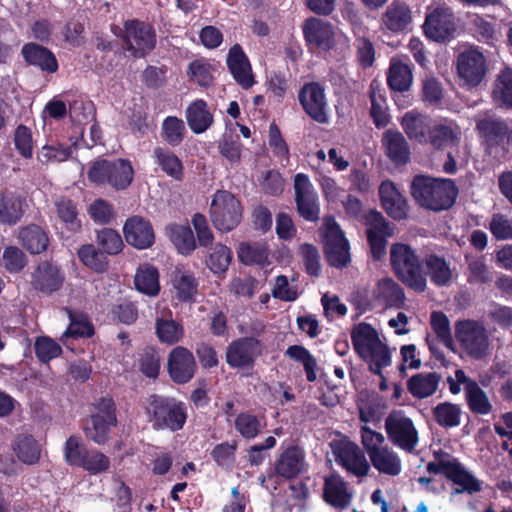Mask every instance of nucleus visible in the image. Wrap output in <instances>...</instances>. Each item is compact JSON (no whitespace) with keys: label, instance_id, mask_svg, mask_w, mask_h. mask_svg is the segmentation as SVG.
<instances>
[{"label":"nucleus","instance_id":"obj_1","mask_svg":"<svg viewBox=\"0 0 512 512\" xmlns=\"http://www.w3.org/2000/svg\"><path fill=\"white\" fill-rule=\"evenodd\" d=\"M410 189L415 202L420 207L431 211L450 209L458 195L454 180L433 178L422 174L414 176Z\"/></svg>","mask_w":512,"mask_h":512},{"label":"nucleus","instance_id":"obj_2","mask_svg":"<svg viewBox=\"0 0 512 512\" xmlns=\"http://www.w3.org/2000/svg\"><path fill=\"white\" fill-rule=\"evenodd\" d=\"M147 421L154 430L177 432L183 429L187 421V406L175 397L150 394L143 401Z\"/></svg>","mask_w":512,"mask_h":512},{"label":"nucleus","instance_id":"obj_3","mask_svg":"<svg viewBox=\"0 0 512 512\" xmlns=\"http://www.w3.org/2000/svg\"><path fill=\"white\" fill-rule=\"evenodd\" d=\"M390 265L397 279L417 293L426 290L422 258L409 244L396 242L390 247Z\"/></svg>","mask_w":512,"mask_h":512},{"label":"nucleus","instance_id":"obj_4","mask_svg":"<svg viewBox=\"0 0 512 512\" xmlns=\"http://www.w3.org/2000/svg\"><path fill=\"white\" fill-rule=\"evenodd\" d=\"M134 177V169L128 159L108 160L97 158L87 171L88 180L98 186H110L116 191L127 189Z\"/></svg>","mask_w":512,"mask_h":512},{"label":"nucleus","instance_id":"obj_5","mask_svg":"<svg viewBox=\"0 0 512 512\" xmlns=\"http://www.w3.org/2000/svg\"><path fill=\"white\" fill-rule=\"evenodd\" d=\"M433 456L436 461L427 464V471L435 475L442 473L448 480L459 485L461 488H456L453 494H474L482 490L479 480L468 472L457 458L441 449L434 451Z\"/></svg>","mask_w":512,"mask_h":512},{"label":"nucleus","instance_id":"obj_6","mask_svg":"<svg viewBox=\"0 0 512 512\" xmlns=\"http://www.w3.org/2000/svg\"><path fill=\"white\" fill-rule=\"evenodd\" d=\"M63 453L68 465L82 468L92 475L107 471L110 459L95 448H88L78 435H71L64 443Z\"/></svg>","mask_w":512,"mask_h":512},{"label":"nucleus","instance_id":"obj_7","mask_svg":"<svg viewBox=\"0 0 512 512\" xmlns=\"http://www.w3.org/2000/svg\"><path fill=\"white\" fill-rule=\"evenodd\" d=\"M209 215L218 231L230 232L240 224L243 208L241 202L230 191L217 190L212 197Z\"/></svg>","mask_w":512,"mask_h":512},{"label":"nucleus","instance_id":"obj_8","mask_svg":"<svg viewBox=\"0 0 512 512\" xmlns=\"http://www.w3.org/2000/svg\"><path fill=\"white\" fill-rule=\"evenodd\" d=\"M455 338L470 358L480 360L487 356L490 346L489 334L482 322L473 319L457 321Z\"/></svg>","mask_w":512,"mask_h":512},{"label":"nucleus","instance_id":"obj_9","mask_svg":"<svg viewBox=\"0 0 512 512\" xmlns=\"http://www.w3.org/2000/svg\"><path fill=\"white\" fill-rule=\"evenodd\" d=\"M266 350L265 343L254 336H243L228 344L225 360L232 369L252 370Z\"/></svg>","mask_w":512,"mask_h":512},{"label":"nucleus","instance_id":"obj_10","mask_svg":"<svg viewBox=\"0 0 512 512\" xmlns=\"http://www.w3.org/2000/svg\"><path fill=\"white\" fill-rule=\"evenodd\" d=\"M123 41L133 57L144 58L156 47L157 36L151 24L133 19L124 24Z\"/></svg>","mask_w":512,"mask_h":512},{"label":"nucleus","instance_id":"obj_11","mask_svg":"<svg viewBox=\"0 0 512 512\" xmlns=\"http://www.w3.org/2000/svg\"><path fill=\"white\" fill-rule=\"evenodd\" d=\"M323 242L325 259L331 267L342 269L349 265L351 262L349 242L339 224L333 219L325 224Z\"/></svg>","mask_w":512,"mask_h":512},{"label":"nucleus","instance_id":"obj_12","mask_svg":"<svg viewBox=\"0 0 512 512\" xmlns=\"http://www.w3.org/2000/svg\"><path fill=\"white\" fill-rule=\"evenodd\" d=\"M423 31L425 36L437 43H447L456 37L457 25L453 10L438 6L426 15Z\"/></svg>","mask_w":512,"mask_h":512},{"label":"nucleus","instance_id":"obj_13","mask_svg":"<svg viewBox=\"0 0 512 512\" xmlns=\"http://www.w3.org/2000/svg\"><path fill=\"white\" fill-rule=\"evenodd\" d=\"M330 447L335 457V461L348 472L356 477H365L368 475L370 465L364 452L354 442L347 438L333 440Z\"/></svg>","mask_w":512,"mask_h":512},{"label":"nucleus","instance_id":"obj_14","mask_svg":"<svg viewBox=\"0 0 512 512\" xmlns=\"http://www.w3.org/2000/svg\"><path fill=\"white\" fill-rule=\"evenodd\" d=\"M294 196L299 216L308 222H317L320 218V203L308 175L297 173L294 176Z\"/></svg>","mask_w":512,"mask_h":512},{"label":"nucleus","instance_id":"obj_15","mask_svg":"<svg viewBox=\"0 0 512 512\" xmlns=\"http://www.w3.org/2000/svg\"><path fill=\"white\" fill-rule=\"evenodd\" d=\"M385 429L389 440L407 452H412L418 444L413 421L401 413H390L385 419Z\"/></svg>","mask_w":512,"mask_h":512},{"label":"nucleus","instance_id":"obj_16","mask_svg":"<svg viewBox=\"0 0 512 512\" xmlns=\"http://www.w3.org/2000/svg\"><path fill=\"white\" fill-rule=\"evenodd\" d=\"M456 66L460 79L470 87L478 86L487 73L486 58L476 47H470L459 53Z\"/></svg>","mask_w":512,"mask_h":512},{"label":"nucleus","instance_id":"obj_17","mask_svg":"<svg viewBox=\"0 0 512 512\" xmlns=\"http://www.w3.org/2000/svg\"><path fill=\"white\" fill-rule=\"evenodd\" d=\"M298 100L304 112L312 120L320 124L328 122L325 92L319 82L305 83L298 92Z\"/></svg>","mask_w":512,"mask_h":512},{"label":"nucleus","instance_id":"obj_18","mask_svg":"<svg viewBox=\"0 0 512 512\" xmlns=\"http://www.w3.org/2000/svg\"><path fill=\"white\" fill-rule=\"evenodd\" d=\"M167 371L170 379L178 385L190 382L197 372L192 351L184 346L174 347L168 355Z\"/></svg>","mask_w":512,"mask_h":512},{"label":"nucleus","instance_id":"obj_19","mask_svg":"<svg viewBox=\"0 0 512 512\" xmlns=\"http://www.w3.org/2000/svg\"><path fill=\"white\" fill-rule=\"evenodd\" d=\"M303 36L308 47L329 51L335 46L333 25L321 18L310 17L303 24Z\"/></svg>","mask_w":512,"mask_h":512},{"label":"nucleus","instance_id":"obj_20","mask_svg":"<svg viewBox=\"0 0 512 512\" xmlns=\"http://www.w3.org/2000/svg\"><path fill=\"white\" fill-rule=\"evenodd\" d=\"M226 65L234 81L242 89L248 90L256 83L250 60L240 44L236 43L230 47Z\"/></svg>","mask_w":512,"mask_h":512},{"label":"nucleus","instance_id":"obj_21","mask_svg":"<svg viewBox=\"0 0 512 512\" xmlns=\"http://www.w3.org/2000/svg\"><path fill=\"white\" fill-rule=\"evenodd\" d=\"M65 276L60 267L51 261L40 262L31 274V286L34 290L46 295L60 290Z\"/></svg>","mask_w":512,"mask_h":512},{"label":"nucleus","instance_id":"obj_22","mask_svg":"<svg viewBox=\"0 0 512 512\" xmlns=\"http://www.w3.org/2000/svg\"><path fill=\"white\" fill-rule=\"evenodd\" d=\"M126 242L138 249L145 250L155 243V233L151 222L142 216L129 217L123 226Z\"/></svg>","mask_w":512,"mask_h":512},{"label":"nucleus","instance_id":"obj_23","mask_svg":"<svg viewBox=\"0 0 512 512\" xmlns=\"http://www.w3.org/2000/svg\"><path fill=\"white\" fill-rule=\"evenodd\" d=\"M21 55L27 65L36 67L42 72L53 74L58 71L59 64L55 54L41 44L25 43L22 46Z\"/></svg>","mask_w":512,"mask_h":512},{"label":"nucleus","instance_id":"obj_24","mask_svg":"<svg viewBox=\"0 0 512 512\" xmlns=\"http://www.w3.org/2000/svg\"><path fill=\"white\" fill-rule=\"evenodd\" d=\"M171 286L174 297L182 303L196 301L199 281L190 270L176 267L171 273Z\"/></svg>","mask_w":512,"mask_h":512},{"label":"nucleus","instance_id":"obj_25","mask_svg":"<svg viewBox=\"0 0 512 512\" xmlns=\"http://www.w3.org/2000/svg\"><path fill=\"white\" fill-rule=\"evenodd\" d=\"M20 245L32 255L46 252L50 246L49 231L37 224H28L19 229Z\"/></svg>","mask_w":512,"mask_h":512},{"label":"nucleus","instance_id":"obj_26","mask_svg":"<svg viewBox=\"0 0 512 512\" xmlns=\"http://www.w3.org/2000/svg\"><path fill=\"white\" fill-rule=\"evenodd\" d=\"M422 269L424 270L425 281L429 277L432 284L437 287L447 286L452 280L450 263L445 257L436 253H427L422 258Z\"/></svg>","mask_w":512,"mask_h":512},{"label":"nucleus","instance_id":"obj_27","mask_svg":"<svg viewBox=\"0 0 512 512\" xmlns=\"http://www.w3.org/2000/svg\"><path fill=\"white\" fill-rule=\"evenodd\" d=\"M381 23L393 33H402L412 23L411 9L405 2L393 1L382 14Z\"/></svg>","mask_w":512,"mask_h":512},{"label":"nucleus","instance_id":"obj_28","mask_svg":"<svg viewBox=\"0 0 512 512\" xmlns=\"http://www.w3.org/2000/svg\"><path fill=\"white\" fill-rule=\"evenodd\" d=\"M323 498L327 504L344 509L351 503L352 494L348 491L347 482L340 475L331 474L324 480Z\"/></svg>","mask_w":512,"mask_h":512},{"label":"nucleus","instance_id":"obj_29","mask_svg":"<svg viewBox=\"0 0 512 512\" xmlns=\"http://www.w3.org/2000/svg\"><path fill=\"white\" fill-rule=\"evenodd\" d=\"M304 463L305 455L302 449L290 446L280 454L275 463V471L285 479H293L303 471Z\"/></svg>","mask_w":512,"mask_h":512},{"label":"nucleus","instance_id":"obj_30","mask_svg":"<svg viewBox=\"0 0 512 512\" xmlns=\"http://www.w3.org/2000/svg\"><path fill=\"white\" fill-rule=\"evenodd\" d=\"M401 126L410 140L423 145L427 142L432 120L427 115L409 111L403 116Z\"/></svg>","mask_w":512,"mask_h":512},{"label":"nucleus","instance_id":"obj_31","mask_svg":"<svg viewBox=\"0 0 512 512\" xmlns=\"http://www.w3.org/2000/svg\"><path fill=\"white\" fill-rule=\"evenodd\" d=\"M25 199L15 192H0V224L15 225L24 215Z\"/></svg>","mask_w":512,"mask_h":512},{"label":"nucleus","instance_id":"obj_32","mask_svg":"<svg viewBox=\"0 0 512 512\" xmlns=\"http://www.w3.org/2000/svg\"><path fill=\"white\" fill-rule=\"evenodd\" d=\"M441 381L437 372H420L407 380V390L416 399H426L436 393Z\"/></svg>","mask_w":512,"mask_h":512},{"label":"nucleus","instance_id":"obj_33","mask_svg":"<svg viewBox=\"0 0 512 512\" xmlns=\"http://www.w3.org/2000/svg\"><path fill=\"white\" fill-rule=\"evenodd\" d=\"M154 162L163 173L175 181H182L184 177V165L182 160L169 148L157 146L152 155Z\"/></svg>","mask_w":512,"mask_h":512},{"label":"nucleus","instance_id":"obj_34","mask_svg":"<svg viewBox=\"0 0 512 512\" xmlns=\"http://www.w3.org/2000/svg\"><path fill=\"white\" fill-rule=\"evenodd\" d=\"M351 341L360 358H365V354L381 342L377 330L366 322H360L353 327Z\"/></svg>","mask_w":512,"mask_h":512},{"label":"nucleus","instance_id":"obj_35","mask_svg":"<svg viewBox=\"0 0 512 512\" xmlns=\"http://www.w3.org/2000/svg\"><path fill=\"white\" fill-rule=\"evenodd\" d=\"M383 143L388 158L398 165L407 164L410 160V147L405 137L399 131L387 130Z\"/></svg>","mask_w":512,"mask_h":512},{"label":"nucleus","instance_id":"obj_36","mask_svg":"<svg viewBox=\"0 0 512 512\" xmlns=\"http://www.w3.org/2000/svg\"><path fill=\"white\" fill-rule=\"evenodd\" d=\"M186 120L195 134L204 133L213 124V115L208 109L206 101L197 99L189 104L186 109Z\"/></svg>","mask_w":512,"mask_h":512},{"label":"nucleus","instance_id":"obj_37","mask_svg":"<svg viewBox=\"0 0 512 512\" xmlns=\"http://www.w3.org/2000/svg\"><path fill=\"white\" fill-rule=\"evenodd\" d=\"M165 230L168 238L181 255L188 256L196 249L197 242L188 224L170 223Z\"/></svg>","mask_w":512,"mask_h":512},{"label":"nucleus","instance_id":"obj_38","mask_svg":"<svg viewBox=\"0 0 512 512\" xmlns=\"http://www.w3.org/2000/svg\"><path fill=\"white\" fill-rule=\"evenodd\" d=\"M57 217L67 231L76 234L82 230V221L79 217L77 203L65 196L55 201Z\"/></svg>","mask_w":512,"mask_h":512},{"label":"nucleus","instance_id":"obj_39","mask_svg":"<svg viewBox=\"0 0 512 512\" xmlns=\"http://www.w3.org/2000/svg\"><path fill=\"white\" fill-rule=\"evenodd\" d=\"M80 262L97 274L108 271L110 261L108 255L94 244H83L77 250Z\"/></svg>","mask_w":512,"mask_h":512},{"label":"nucleus","instance_id":"obj_40","mask_svg":"<svg viewBox=\"0 0 512 512\" xmlns=\"http://www.w3.org/2000/svg\"><path fill=\"white\" fill-rule=\"evenodd\" d=\"M159 277L156 267L149 264L140 266L134 277L135 288L144 295L155 297L160 292Z\"/></svg>","mask_w":512,"mask_h":512},{"label":"nucleus","instance_id":"obj_41","mask_svg":"<svg viewBox=\"0 0 512 512\" xmlns=\"http://www.w3.org/2000/svg\"><path fill=\"white\" fill-rule=\"evenodd\" d=\"M70 323L64 332V337L73 339L91 338L95 334L94 325L87 314L65 308Z\"/></svg>","mask_w":512,"mask_h":512},{"label":"nucleus","instance_id":"obj_42","mask_svg":"<svg viewBox=\"0 0 512 512\" xmlns=\"http://www.w3.org/2000/svg\"><path fill=\"white\" fill-rule=\"evenodd\" d=\"M12 448L18 460L24 464L34 465L41 458L40 445L32 435H18Z\"/></svg>","mask_w":512,"mask_h":512},{"label":"nucleus","instance_id":"obj_43","mask_svg":"<svg viewBox=\"0 0 512 512\" xmlns=\"http://www.w3.org/2000/svg\"><path fill=\"white\" fill-rule=\"evenodd\" d=\"M377 298L383 300L387 307L402 308L405 301L403 288L391 277H385L377 283Z\"/></svg>","mask_w":512,"mask_h":512},{"label":"nucleus","instance_id":"obj_44","mask_svg":"<svg viewBox=\"0 0 512 512\" xmlns=\"http://www.w3.org/2000/svg\"><path fill=\"white\" fill-rule=\"evenodd\" d=\"M460 141L458 128H452L445 124L432 125L426 144L434 149L443 150L447 147L457 146Z\"/></svg>","mask_w":512,"mask_h":512},{"label":"nucleus","instance_id":"obj_45","mask_svg":"<svg viewBox=\"0 0 512 512\" xmlns=\"http://www.w3.org/2000/svg\"><path fill=\"white\" fill-rule=\"evenodd\" d=\"M118 422L109 421L100 415L91 414L84 428L86 437L97 445H104L109 440L111 429Z\"/></svg>","mask_w":512,"mask_h":512},{"label":"nucleus","instance_id":"obj_46","mask_svg":"<svg viewBox=\"0 0 512 512\" xmlns=\"http://www.w3.org/2000/svg\"><path fill=\"white\" fill-rule=\"evenodd\" d=\"M412 81L413 74L409 65L401 61L391 62L387 75V84L391 90L396 92L408 91Z\"/></svg>","mask_w":512,"mask_h":512},{"label":"nucleus","instance_id":"obj_47","mask_svg":"<svg viewBox=\"0 0 512 512\" xmlns=\"http://www.w3.org/2000/svg\"><path fill=\"white\" fill-rule=\"evenodd\" d=\"M476 128L488 145H500L508 134V126L504 121L493 119H481Z\"/></svg>","mask_w":512,"mask_h":512},{"label":"nucleus","instance_id":"obj_48","mask_svg":"<svg viewBox=\"0 0 512 512\" xmlns=\"http://www.w3.org/2000/svg\"><path fill=\"white\" fill-rule=\"evenodd\" d=\"M369 458L374 468L380 473L396 476L401 472L400 458L394 451L389 450L387 447L373 452Z\"/></svg>","mask_w":512,"mask_h":512},{"label":"nucleus","instance_id":"obj_49","mask_svg":"<svg viewBox=\"0 0 512 512\" xmlns=\"http://www.w3.org/2000/svg\"><path fill=\"white\" fill-rule=\"evenodd\" d=\"M96 246L105 252L108 256L120 254L124 248V243L119 232L113 228L104 227L95 232Z\"/></svg>","mask_w":512,"mask_h":512},{"label":"nucleus","instance_id":"obj_50","mask_svg":"<svg viewBox=\"0 0 512 512\" xmlns=\"http://www.w3.org/2000/svg\"><path fill=\"white\" fill-rule=\"evenodd\" d=\"M435 422L444 428H453L460 425L461 408L458 404L442 402L432 409Z\"/></svg>","mask_w":512,"mask_h":512},{"label":"nucleus","instance_id":"obj_51","mask_svg":"<svg viewBox=\"0 0 512 512\" xmlns=\"http://www.w3.org/2000/svg\"><path fill=\"white\" fill-rule=\"evenodd\" d=\"M285 355L303 365L308 382L316 381L317 361L307 348L302 345H291L286 349Z\"/></svg>","mask_w":512,"mask_h":512},{"label":"nucleus","instance_id":"obj_52","mask_svg":"<svg viewBox=\"0 0 512 512\" xmlns=\"http://www.w3.org/2000/svg\"><path fill=\"white\" fill-rule=\"evenodd\" d=\"M465 392L468 407L473 413L486 415L491 412L492 405L486 393L475 380L469 382L468 387H465Z\"/></svg>","mask_w":512,"mask_h":512},{"label":"nucleus","instance_id":"obj_53","mask_svg":"<svg viewBox=\"0 0 512 512\" xmlns=\"http://www.w3.org/2000/svg\"><path fill=\"white\" fill-rule=\"evenodd\" d=\"M269 249L262 243H242L238 251L239 260L245 265L268 263Z\"/></svg>","mask_w":512,"mask_h":512},{"label":"nucleus","instance_id":"obj_54","mask_svg":"<svg viewBox=\"0 0 512 512\" xmlns=\"http://www.w3.org/2000/svg\"><path fill=\"white\" fill-rule=\"evenodd\" d=\"M161 135L170 146H179L186 135V127L183 120L176 116H167L162 122Z\"/></svg>","mask_w":512,"mask_h":512},{"label":"nucleus","instance_id":"obj_55","mask_svg":"<svg viewBox=\"0 0 512 512\" xmlns=\"http://www.w3.org/2000/svg\"><path fill=\"white\" fill-rule=\"evenodd\" d=\"M156 335L160 342L173 345L183 338L184 329L181 323L173 319L158 318L156 321Z\"/></svg>","mask_w":512,"mask_h":512},{"label":"nucleus","instance_id":"obj_56","mask_svg":"<svg viewBox=\"0 0 512 512\" xmlns=\"http://www.w3.org/2000/svg\"><path fill=\"white\" fill-rule=\"evenodd\" d=\"M362 359L368 363L369 370L375 375H381V371L391 365V353L382 342L369 350Z\"/></svg>","mask_w":512,"mask_h":512},{"label":"nucleus","instance_id":"obj_57","mask_svg":"<svg viewBox=\"0 0 512 512\" xmlns=\"http://www.w3.org/2000/svg\"><path fill=\"white\" fill-rule=\"evenodd\" d=\"M231 260L230 248L222 243H217L206 259V265L214 274H221L228 270Z\"/></svg>","mask_w":512,"mask_h":512},{"label":"nucleus","instance_id":"obj_58","mask_svg":"<svg viewBox=\"0 0 512 512\" xmlns=\"http://www.w3.org/2000/svg\"><path fill=\"white\" fill-rule=\"evenodd\" d=\"M494 99L501 106L512 108V69L505 68L499 74L493 90Z\"/></svg>","mask_w":512,"mask_h":512},{"label":"nucleus","instance_id":"obj_59","mask_svg":"<svg viewBox=\"0 0 512 512\" xmlns=\"http://www.w3.org/2000/svg\"><path fill=\"white\" fill-rule=\"evenodd\" d=\"M237 448L236 440L225 441L214 446L210 452V457L219 467L230 469L235 462Z\"/></svg>","mask_w":512,"mask_h":512},{"label":"nucleus","instance_id":"obj_60","mask_svg":"<svg viewBox=\"0 0 512 512\" xmlns=\"http://www.w3.org/2000/svg\"><path fill=\"white\" fill-rule=\"evenodd\" d=\"M430 325L438 340L447 348L453 349V337L451 334L450 321L442 311H433L430 315Z\"/></svg>","mask_w":512,"mask_h":512},{"label":"nucleus","instance_id":"obj_61","mask_svg":"<svg viewBox=\"0 0 512 512\" xmlns=\"http://www.w3.org/2000/svg\"><path fill=\"white\" fill-rule=\"evenodd\" d=\"M34 352L41 363H49L62 354L61 346L48 336H39L34 343Z\"/></svg>","mask_w":512,"mask_h":512},{"label":"nucleus","instance_id":"obj_62","mask_svg":"<svg viewBox=\"0 0 512 512\" xmlns=\"http://www.w3.org/2000/svg\"><path fill=\"white\" fill-rule=\"evenodd\" d=\"M234 426L237 432L247 440L254 439L261 431V423L257 416L247 412L236 416Z\"/></svg>","mask_w":512,"mask_h":512},{"label":"nucleus","instance_id":"obj_63","mask_svg":"<svg viewBox=\"0 0 512 512\" xmlns=\"http://www.w3.org/2000/svg\"><path fill=\"white\" fill-rule=\"evenodd\" d=\"M421 97L422 101L428 106H440L444 97V91L440 81L435 77H426L423 79Z\"/></svg>","mask_w":512,"mask_h":512},{"label":"nucleus","instance_id":"obj_64","mask_svg":"<svg viewBox=\"0 0 512 512\" xmlns=\"http://www.w3.org/2000/svg\"><path fill=\"white\" fill-rule=\"evenodd\" d=\"M488 229L496 240L512 239V219L502 213L492 215Z\"/></svg>","mask_w":512,"mask_h":512}]
</instances>
